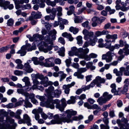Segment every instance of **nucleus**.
<instances>
[{
    "mask_svg": "<svg viewBox=\"0 0 129 129\" xmlns=\"http://www.w3.org/2000/svg\"><path fill=\"white\" fill-rule=\"evenodd\" d=\"M78 97L77 98H79V99L83 100L84 99L86 98V95L84 94H82L80 96H77Z\"/></svg>",
    "mask_w": 129,
    "mask_h": 129,
    "instance_id": "obj_57",
    "label": "nucleus"
},
{
    "mask_svg": "<svg viewBox=\"0 0 129 129\" xmlns=\"http://www.w3.org/2000/svg\"><path fill=\"white\" fill-rule=\"evenodd\" d=\"M43 109L41 107H39L37 109H34L32 111V113L35 114H39V113H41Z\"/></svg>",
    "mask_w": 129,
    "mask_h": 129,
    "instance_id": "obj_25",
    "label": "nucleus"
},
{
    "mask_svg": "<svg viewBox=\"0 0 129 129\" xmlns=\"http://www.w3.org/2000/svg\"><path fill=\"white\" fill-rule=\"evenodd\" d=\"M46 4L48 5L51 6L52 7H54L56 5L55 2L51 1H48Z\"/></svg>",
    "mask_w": 129,
    "mask_h": 129,
    "instance_id": "obj_49",
    "label": "nucleus"
},
{
    "mask_svg": "<svg viewBox=\"0 0 129 129\" xmlns=\"http://www.w3.org/2000/svg\"><path fill=\"white\" fill-rule=\"evenodd\" d=\"M97 102L98 103L99 105H102L106 103L107 101L104 98H103L101 97L98 99Z\"/></svg>",
    "mask_w": 129,
    "mask_h": 129,
    "instance_id": "obj_23",
    "label": "nucleus"
},
{
    "mask_svg": "<svg viewBox=\"0 0 129 129\" xmlns=\"http://www.w3.org/2000/svg\"><path fill=\"white\" fill-rule=\"evenodd\" d=\"M105 41L106 42V43L105 44H104V45H105L104 47L107 48H109L111 46V41H108L106 40H105Z\"/></svg>",
    "mask_w": 129,
    "mask_h": 129,
    "instance_id": "obj_45",
    "label": "nucleus"
},
{
    "mask_svg": "<svg viewBox=\"0 0 129 129\" xmlns=\"http://www.w3.org/2000/svg\"><path fill=\"white\" fill-rule=\"evenodd\" d=\"M111 87L112 88L111 92L112 93H114L116 95L118 94V91L116 90V86L115 84H112L111 86Z\"/></svg>",
    "mask_w": 129,
    "mask_h": 129,
    "instance_id": "obj_28",
    "label": "nucleus"
},
{
    "mask_svg": "<svg viewBox=\"0 0 129 129\" xmlns=\"http://www.w3.org/2000/svg\"><path fill=\"white\" fill-rule=\"evenodd\" d=\"M89 52L87 53L86 52H82L79 58L84 59L86 61H89L91 60V58L89 56V55H86L85 54L88 53Z\"/></svg>",
    "mask_w": 129,
    "mask_h": 129,
    "instance_id": "obj_15",
    "label": "nucleus"
},
{
    "mask_svg": "<svg viewBox=\"0 0 129 129\" xmlns=\"http://www.w3.org/2000/svg\"><path fill=\"white\" fill-rule=\"evenodd\" d=\"M61 105L60 104V101L58 99L51 100V102L46 104V107L51 109H53L55 107L54 104H56L55 107L56 108L58 109L61 112L63 111L67 105L66 101L65 99L63 98L61 100Z\"/></svg>",
    "mask_w": 129,
    "mask_h": 129,
    "instance_id": "obj_2",
    "label": "nucleus"
},
{
    "mask_svg": "<svg viewBox=\"0 0 129 129\" xmlns=\"http://www.w3.org/2000/svg\"><path fill=\"white\" fill-rule=\"evenodd\" d=\"M92 75H88L85 77L86 81L87 82H89L92 80Z\"/></svg>",
    "mask_w": 129,
    "mask_h": 129,
    "instance_id": "obj_54",
    "label": "nucleus"
},
{
    "mask_svg": "<svg viewBox=\"0 0 129 129\" xmlns=\"http://www.w3.org/2000/svg\"><path fill=\"white\" fill-rule=\"evenodd\" d=\"M104 40L102 39H99L98 41V46L100 48H103L104 47L105 45L103 43Z\"/></svg>",
    "mask_w": 129,
    "mask_h": 129,
    "instance_id": "obj_39",
    "label": "nucleus"
},
{
    "mask_svg": "<svg viewBox=\"0 0 129 129\" xmlns=\"http://www.w3.org/2000/svg\"><path fill=\"white\" fill-rule=\"evenodd\" d=\"M6 122H9L11 123H14L13 125L10 126L9 124H6L0 123V129H15L17 126L16 123H14V120L10 118L9 117H7L6 119Z\"/></svg>",
    "mask_w": 129,
    "mask_h": 129,
    "instance_id": "obj_5",
    "label": "nucleus"
},
{
    "mask_svg": "<svg viewBox=\"0 0 129 129\" xmlns=\"http://www.w3.org/2000/svg\"><path fill=\"white\" fill-rule=\"evenodd\" d=\"M87 12L88 13H91L94 15H96L97 14V12L92 9L88 10H87Z\"/></svg>",
    "mask_w": 129,
    "mask_h": 129,
    "instance_id": "obj_53",
    "label": "nucleus"
},
{
    "mask_svg": "<svg viewBox=\"0 0 129 129\" xmlns=\"http://www.w3.org/2000/svg\"><path fill=\"white\" fill-rule=\"evenodd\" d=\"M54 60V59L53 57L46 59H45V63L42 62L41 63V66H43L47 67H50L54 66L55 64L53 62Z\"/></svg>",
    "mask_w": 129,
    "mask_h": 129,
    "instance_id": "obj_9",
    "label": "nucleus"
},
{
    "mask_svg": "<svg viewBox=\"0 0 129 129\" xmlns=\"http://www.w3.org/2000/svg\"><path fill=\"white\" fill-rule=\"evenodd\" d=\"M115 54L114 52L109 51L106 54H103L102 55V59L105 60L107 63H109L111 61L113 58L112 57L115 55Z\"/></svg>",
    "mask_w": 129,
    "mask_h": 129,
    "instance_id": "obj_8",
    "label": "nucleus"
},
{
    "mask_svg": "<svg viewBox=\"0 0 129 129\" xmlns=\"http://www.w3.org/2000/svg\"><path fill=\"white\" fill-rule=\"evenodd\" d=\"M108 33L107 31L103 30L102 31H97L96 32L95 35L96 37H99L101 36L108 34Z\"/></svg>",
    "mask_w": 129,
    "mask_h": 129,
    "instance_id": "obj_20",
    "label": "nucleus"
},
{
    "mask_svg": "<svg viewBox=\"0 0 129 129\" xmlns=\"http://www.w3.org/2000/svg\"><path fill=\"white\" fill-rule=\"evenodd\" d=\"M71 50L75 53V55L77 56L79 58L82 52H89V49L87 48L83 49L82 48L77 49L75 47L71 48Z\"/></svg>",
    "mask_w": 129,
    "mask_h": 129,
    "instance_id": "obj_7",
    "label": "nucleus"
},
{
    "mask_svg": "<svg viewBox=\"0 0 129 129\" xmlns=\"http://www.w3.org/2000/svg\"><path fill=\"white\" fill-rule=\"evenodd\" d=\"M14 21L12 18H10L8 19L7 22V24L8 26H12L13 24Z\"/></svg>",
    "mask_w": 129,
    "mask_h": 129,
    "instance_id": "obj_46",
    "label": "nucleus"
},
{
    "mask_svg": "<svg viewBox=\"0 0 129 129\" xmlns=\"http://www.w3.org/2000/svg\"><path fill=\"white\" fill-rule=\"evenodd\" d=\"M22 80L23 82L25 83L26 85L31 86V84H30L29 81V78L28 77H24Z\"/></svg>",
    "mask_w": 129,
    "mask_h": 129,
    "instance_id": "obj_26",
    "label": "nucleus"
},
{
    "mask_svg": "<svg viewBox=\"0 0 129 129\" xmlns=\"http://www.w3.org/2000/svg\"><path fill=\"white\" fill-rule=\"evenodd\" d=\"M94 81H95L97 87H100L101 86V84L104 83L105 82V80L104 78H102L101 77L97 76L94 80Z\"/></svg>",
    "mask_w": 129,
    "mask_h": 129,
    "instance_id": "obj_11",
    "label": "nucleus"
},
{
    "mask_svg": "<svg viewBox=\"0 0 129 129\" xmlns=\"http://www.w3.org/2000/svg\"><path fill=\"white\" fill-rule=\"evenodd\" d=\"M22 63H21L20 64H17V67H16V68L17 69L21 70L24 67V66Z\"/></svg>",
    "mask_w": 129,
    "mask_h": 129,
    "instance_id": "obj_58",
    "label": "nucleus"
},
{
    "mask_svg": "<svg viewBox=\"0 0 129 129\" xmlns=\"http://www.w3.org/2000/svg\"><path fill=\"white\" fill-rule=\"evenodd\" d=\"M87 69L86 68H81L78 69V71L79 72L82 73L86 72Z\"/></svg>",
    "mask_w": 129,
    "mask_h": 129,
    "instance_id": "obj_62",
    "label": "nucleus"
},
{
    "mask_svg": "<svg viewBox=\"0 0 129 129\" xmlns=\"http://www.w3.org/2000/svg\"><path fill=\"white\" fill-rule=\"evenodd\" d=\"M10 46L8 45L5 47H3L0 49V52H2L7 50L10 48Z\"/></svg>",
    "mask_w": 129,
    "mask_h": 129,
    "instance_id": "obj_48",
    "label": "nucleus"
},
{
    "mask_svg": "<svg viewBox=\"0 0 129 129\" xmlns=\"http://www.w3.org/2000/svg\"><path fill=\"white\" fill-rule=\"evenodd\" d=\"M56 9L58 12L57 13V17L61 16L62 15V8L60 7H58L56 8Z\"/></svg>",
    "mask_w": 129,
    "mask_h": 129,
    "instance_id": "obj_35",
    "label": "nucleus"
},
{
    "mask_svg": "<svg viewBox=\"0 0 129 129\" xmlns=\"http://www.w3.org/2000/svg\"><path fill=\"white\" fill-rule=\"evenodd\" d=\"M45 41V42H42V45L39 46V49L40 51L46 53L52 50L53 44L52 41L50 40L48 35L46 36Z\"/></svg>",
    "mask_w": 129,
    "mask_h": 129,
    "instance_id": "obj_3",
    "label": "nucleus"
},
{
    "mask_svg": "<svg viewBox=\"0 0 129 129\" xmlns=\"http://www.w3.org/2000/svg\"><path fill=\"white\" fill-rule=\"evenodd\" d=\"M10 3L9 1H6L4 2L2 0H0V6L3 7L4 10L7 9V5Z\"/></svg>",
    "mask_w": 129,
    "mask_h": 129,
    "instance_id": "obj_17",
    "label": "nucleus"
},
{
    "mask_svg": "<svg viewBox=\"0 0 129 129\" xmlns=\"http://www.w3.org/2000/svg\"><path fill=\"white\" fill-rule=\"evenodd\" d=\"M17 3L22 4L24 3L27 4L29 2V0H16Z\"/></svg>",
    "mask_w": 129,
    "mask_h": 129,
    "instance_id": "obj_43",
    "label": "nucleus"
},
{
    "mask_svg": "<svg viewBox=\"0 0 129 129\" xmlns=\"http://www.w3.org/2000/svg\"><path fill=\"white\" fill-rule=\"evenodd\" d=\"M74 21L75 23H80L82 22L83 21V19L82 17H75V18H74Z\"/></svg>",
    "mask_w": 129,
    "mask_h": 129,
    "instance_id": "obj_37",
    "label": "nucleus"
},
{
    "mask_svg": "<svg viewBox=\"0 0 129 129\" xmlns=\"http://www.w3.org/2000/svg\"><path fill=\"white\" fill-rule=\"evenodd\" d=\"M41 114L42 117L45 120L48 117L47 115L42 111L41 113Z\"/></svg>",
    "mask_w": 129,
    "mask_h": 129,
    "instance_id": "obj_59",
    "label": "nucleus"
},
{
    "mask_svg": "<svg viewBox=\"0 0 129 129\" xmlns=\"http://www.w3.org/2000/svg\"><path fill=\"white\" fill-rule=\"evenodd\" d=\"M22 6L23 7V8H22V10H23L26 9H30L31 7L30 5L29 4H26L25 5H23Z\"/></svg>",
    "mask_w": 129,
    "mask_h": 129,
    "instance_id": "obj_50",
    "label": "nucleus"
},
{
    "mask_svg": "<svg viewBox=\"0 0 129 129\" xmlns=\"http://www.w3.org/2000/svg\"><path fill=\"white\" fill-rule=\"evenodd\" d=\"M75 84V83L74 82H73L70 84L63 85L62 88L64 90L65 93L66 94H68L69 93L70 90V88L73 86Z\"/></svg>",
    "mask_w": 129,
    "mask_h": 129,
    "instance_id": "obj_12",
    "label": "nucleus"
},
{
    "mask_svg": "<svg viewBox=\"0 0 129 129\" xmlns=\"http://www.w3.org/2000/svg\"><path fill=\"white\" fill-rule=\"evenodd\" d=\"M86 9V7H83L81 8L78 10L77 14L78 15L81 14Z\"/></svg>",
    "mask_w": 129,
    "mask_h": 129,
    "instance_id": "obj_52",
    "label": "nucleus"
},
{
    "mask_svg": "<svg viewBox=\"0 0 129 129\" xmlns=\"http://www.w3.org/2000/svg\"><path fill=\"white\" fill-rule=\"evenodd\" d=\"M0 112L1 114H3L5 116H7L8 115V112H6L4 109H2L1 110Z\"/></svg>",
    "mask_w": 129,
    "mask_h": 129,
    "instance_id": "obj_51",
    "label": "nucleus"
},
{
    "mask_svg": "<svg viewBox=\"0 0 129 129\" xmlns=\"http://www.w3.org/2000/svg\"><path fill=\"white\" fill-rule=\"evenodd\" d=\"M77 96H71L70 97V99L67 101V103L68 104H74L76 100L77 99Z\"/></svg>",
    "mask_w": 129,
    "mask_h": 129,
    "instance_id": "obj_19",
    "label": "nucleus"
},
{
    "mask_svg": "<svg viewBox=\"0 0 129 129\" xmlns=\"http://www.w3.org/2000/svg\"><path fill=\"white\" fill-rule=\"evenodd\" d=\"M62 36L63 37L68 38L70 41H72L73 40V38L70 34H68L67 33L65 32L62 34Z\"/></svg>",
    "mask_w": 129,
    "mask_h": 129,
    "instance_id": "obj_24",
    "label": "nucleus"
},
{
    "mask_svg": "<svg viewBox=\"0 0 129 129\" xmlns=\"http://www.w3.org/2000/svg\"><path fill=\"white\" fill-rule=\"evenodd\" d=\"M89 23L88 21H86L82 24V25L83 27L86 28L88 29H89L90 28L89 25Z\"/></svg>",
    "mask_w": 129,
    "mask_h": 129,
    "instance_id": "obj_42",
    "label": "nucleus"
},
{
    "mask_svg": "<svg viewBox=\"0 0 129 129\" xmlns=\"http://www.w3.org/2000/svg\"><path fill=\"white\" fill-rule=\"evenodd\" d=\"M41 84L43 85L45 87H47L49 85H52L53 83L51 81H45L44 80L41 81L40 82Z\"/></svg>",
    "mask_w": 129,
    "mask_h": 129,
    "instance_id": "obj_18",
    "label": "nucleus"
},
{
    "mask_svg": "<svg viewBox=\"0 0 129 129\" xmlns=\"http://www.w3.org/2000/svg\"><path fill=\"white\" fill-rule=\"evenodd\" d=\"M54 92L55 93L54 97L56 96L57 98L58 97L61 93V90H59L57 89L54 90Z\"/></svg>",
    "mask_w": 129,
    "mask_h": 129,
    "instance_id": "obj_44",
    "label": "nucleus"
},
{
    "mask_svg": "<svg viewBox=\"0 0 129 129\" xmlns=\"http://www.w3.org/2000/svg\"><path fill=\"white\" fill-rule=\"evenodd\" d=\"M23 119L24 122L25 123H26L27 125L28 126L31 125V120L30 117L27 114H25L23 116Z\"/></svg>",
    "mask_w": 129,
    "mask_h": 129,
    "instance_id": "obj_13",
    "label": "nucleus"
},
{
    "mask_svg": "<svg viewBox=\"0 0 129 129\" xmlns=\"http://www.w3.org/2000/svg\"><path fill=\"white\" fill-rule=\"evenodd\" d=\"M32 60L34 62V64L35 65H38L39 64L41 65V63H42V62L39 61L38 60V58L37 57H34L32 58Z\"/></svg>",
    "mask_w": 129,
    "mask_h": 129,
    "instance_id": "obj_34",
    "label": "nucleus"
},
{
    "mask_svg": "<svg viewBox=\"0 0 129 129\" xmlns=\"http://www.w3.org/2000/svg\"><path fill=\"white\" fill-rule=\"evenodd\" d=\"M103 96L107 101L112 98V96L110 94H109L107 92H105L103 93Z\"/></svg>",
    "mask_w": 129,
    "mask_h": 129,
    "instance_id": "obj_22",
    "label": "nucleus"
},
{
    "mask_svg": "<svg viewBox=\"0 0 129 129\" xmlns=\"http://www.w3.org/2000/svg\"><path fill=\"white\" fill-rule=\"evenodd\" d=\"M105 10L109 12L110 15L113 14L116 11L114 9H111L109 6L106 7L105 8Z\"/></svg>",
    "mask_w": 129,
    "mask_h": 129,
    "instance_id": "obj_27",
    "label": "nucleus"
},
{
    "mask_svg": "<svg viewBox=\"0 0 129 129\" xmlns=\"http://www.w3.org/2000/svg\"><path fill=\"white\" fill-rule=\"evenodd\" d=\"M100 127L101 129H109V127L108 125H107L105 126L103 124H101L100 125Z\"/></svg>",
    "mask_w": 129,
    "mask_h": 129,
    "instance_id": "obj_61",
    "label": "nucleus"
},
{
    "mask_svg": "<svg viewBox=\"0 0 129 129\" xmlns=\"http://www.w3.org/2000/svg\"><path fill=\"white\" fill-rule=\"evenodd\" d=\"M36 97L37 99L40 100L42 102H41L40 105L41 106H43L44 104L43 103V101L45 100V98L43 96H41L39 95H37L36 96Z\"/></svg>",
    "mask_w": 129,
    "mask_h": 129,
    "instance_id": "obj_30",
    "label": "nucleus"
},
{
    "mask_svg": "<svg viewBox=\"0 0 129 129\" xmlns=\"http://www.w3.org/2000/svg\"><path fill=\"white\" fill-rule=\"evenodd\" d=\"M65 48L63 47H61L60 49L58 51V54L60 56L63 57L64 56Z\"/></svg>",
    "mask_w": 129,
    "mask_h": 129,
    "instance_id": "obj_29",
    "label": "nucleus"
},
{
    "mask_svg": "<svg viewBox=\"0 0 129 129\" xmlns=\"http://www.w3.org/2000/svg\"><path fill=\"white\" fill-rule=\"evenodd\" d=\"M14 3L15 5V8L16 9H18L20 8H23V7L22 6L23 5H20V4H18L17 3L16 1H14Z\"/></svg>",
    "mask_w": 129,
    "mask_h": 129,
    "instance_id": "obj_56",
    "label": "nucleus"
},
{
    "mask_svg": "<svg viewBox=\"0 0 129 129\" xmlns=\"http://www.w3.org/2000/svg\"><path fill=\"white\" fill-rule=\"evenodd\" d=\"M24 104L25 105H24V106L26 108L27 107L30 108L32 107L33 106L28 101L27 98H26L25 99Z\"/></svg>",
    "mask_w": 129,
    "mask_h": 129,
    "instance_id": "obj_31",
    "label": "nucleus"
},
{
    "mask_svg": "<svg viewBox=\"0 0 129 129\" xmlns=\"http://www.w3.org/2000/svg\"><path fill=\"white\" fill-rule=\"evenodd\" d=\"M74 75L75 76H77L78 79H83L84 78V76L83 75L77 72H75Z\"/></svg>",
    "mask_w": 129,
    "mask_h": 129,
    "instance_id": "obj_40",
    "label": "nucleus"
},
{
    "mask_svg": "<svg viewBox=\"0 0 129 129\" xmlns=\"http://www.w3.org/2000/svg\"><path fill=\"white\" fill-rule=\"evenodd\" d=\"M24 66L27 72L31 73L33 71V69L31 68L30 65L28 63H25Z\"/></svg>",
    "mask_w": 129,
    "mask_h": 129,
    "instance_id": "obj_21",
    "label": "nucleus"
},
{
    "mask_svg": "<svg viewBox=\"0 0 129 129\" xmlns=\"http://www.w3.org/2000/svg\"><path fill=\"white\" fill-rule=\"evenodd\" d=\"M125 70V68L123 67H122L120 68V71H118L116 75L117 76H121L122 75L123 72Z\"/></svg>",
    "mask_w": 129,
    "mask_h": 129,
    "instance_id": "obj_38",
    "label": "nucleus"
},
{
    "mask_svg": "<svg viewBox=\"0 0 129 129\" xmlns=\"http://www.w3.org/2000/svg\"><path fill=\"white\" fill-rule=\"evenodd\" d=\"M124 85L128 86L129 85V79H125L124 82Z\"/></svg>",
    "mask_w": 129,
    "mask_h": 129,
    "instance_id": "obj_64",
    "label": "nucleus"
},
{
    "mask_svg": "<svg viewBox=\"0 0 129 129\" xmlns=\"http://www.w3.org/2000/svg\"><path fill=\"white\" fill-rule=\"evenodd\" d=\"M76 39L77 44L79 45H81L83 43L82 37L81 36H79L77 37Z\"/></svg>",
    "mask_w": 129,
    "mask_h": 129,
    "instance_id": "obj_41",
    "label": "nucleus"
},
{
    "mask_svg": "<svg viewBox=\"0 0 129 129\" xmlns=\"http://www.w3.org/2000/svg\"><path fill=\"white\" fill-rule=\"evenodd\" d=\"M82 33L84 35V38L86 40L90 41L93 38L94 33L93 32H89L88 30L85 29L83 30Z\"/></svg>",
    "mask_w": 129,
    "mask_h": 129,
    "instance_id": "obj_10",
    "label": "nucleus"
},
{
    "mask_svg": "<svg viewBox=\"0 0 129 129\" xmlns=\"http://www.w3.org/2000/svg\"><path fill=\"white\" fill-rule=\"evenodd\" d=\"M69 31L72 32L73 34H75L77 33L78 31V28L74 27L72 26L70 27L69 28Z\"/></svg>",
    "mask_w": 129,
    "mask_h": 129,
    "instance_id": "obj_36",
    "label": "nucleus"
},
{
    "mask_svg": "<svg viewBox=\"0 0 129 129\" xmlns=\"http://www.w3.org/2000/svg\"><path fill=\"white\" fill-rule=\"evenodd\" d=\"M65 62L66 66L68 67H69L70 66V64L71 63V59H67L65 60Z\"/></svg>",
    "mask_w": 129,
    "mask_h": 129,
    "instance_id": "obj_55",
    "label": "nucleus"
},
{
    "mask_svg": "<svg viewBox=\"0 0 129 129\" xmlns=\"http://www.w3.org/2000/svg\"><path fill=\"white\" fill-rule=\"evenodd\" d=\"M45 91L46 93V95L48 99H50L49 101H48L45 104L46 106V104L51 102V101L52 100V99L54 97V88L53 86H50L48 88L45 89Z\"/></svg>",
    "mask_w": 129,
    "mask_h": 129,
    "instance_id": "obj_6",
    "label": "nucleus"
},
{
    "mask_svg": "<svg viewBox=\"0 0 129 129\" xmlns=\"http://www.w3.org/2000/svg\"><path fill=\"white\" fill-rule=\"evenodd\" d=\"M77 113L76 111L72 109L67 110L63 113L55 115L53 117L54 119L52 120L49 122H46V124L50 125L56 124H62V122L72 123L73 120H79L78 117L76 116L73 117L72 119H71L72 116L76 115Z\"/></svg>",
    "mask_w": 129,
    "mask_h": 129,
    "instance_id": "obj_1",
    "label": "nucleus"
},
{
    "mask_svg": "<svg viewBox=\"0 0 129 129\" xmlns=\"http://www.w3.org/2000/svg\"><path fill=\"white\" fill-rule=\"evenodd\" d=\"M33 18L34 19H38L40 18L42 14L41 12L38 11L37 13H36L34 11H33L31 13Z\"/></svg>",
    "mask_w": 129,
    "mask_h": 129,
    "instance_id": "obj_16",
    "label": "nucleus"
},
{
    "mask_svg": "<svg viewBox=\"0 0 129 129\" xmlns=\"http://www.w3.org/2000/svg\"><path fill=\"white\" fill-rule=\"evenodd\" d=\"M97 5H98L96 7V8L98 10L101 11L103 10L104 9V6L102 5H100V4Z\"/></svg>",
    "mask_w": 129,
    "mask_h": 129,
    "instance_id": "obj_63",
    "label": "nucleus"
},
{
    "mask_svg": "<svg viewBox=\"0 0 129 129\" xmlns=\"http://www.w3.org/2000/svg\"><path fill=\"white\" fill-rule=\"evenodd\" d=\"M58 20L60 23L66 24L68 23V21L67 20L65 19H63L60 17H58Z\"/></svg>",
    "mask_w": 129,
    "mask_h": 129,
    "instance_id": "obj_32",
    "label": "nucleus"
},
{
    "mask_svg": "<svg viewBox=\"0 0 129 129\" xmlns=\"http://www.w3.org/2000/svg\"><path fill=\"white\" fill-rule=\"evenodd\" d=\"M93 62H89L86 64V68L88 69L93 65Z\"/></svg>",
    "mask_w": 129,
    "mask_h": 129,
    "instance_id": "obj_60",
    "label": "nucleus"
},
{
    "mask_svg": "<svg viewBox=\"0 0 129 129\" xmlns=\"http://www.w3.org/2000/svg\"><path fill=\"white\" fill-rule=\"evenodd\" d=\"M59 75H60V81H61L62 80L64 79L67 76V74L64 73L63 71H60L58 72Z\"/></svg>",
    "mask_w": 129,
    "mask_h": 129,
    "instance_id": "obj_33",
    "label": "nucleus"
},
{
    "mask_svg": "<svg viewBox=\"0 0 129 129\" xmlns=\"http://www.w3.org/2000/svg\"><path fill=\"white\" fill-rule=\"evenodd\" d=\"M14 74L15 75L18 76H21L23 74V72L21 71L16 70L14 71Z\"/></svg>",
    "mask_w": 129,
    "mask_h": 129,
    "instance_id": "obj_47",
    "label": "nucleus"
},
{
    "mask_svg": "<svg viewBox=\"0 0 129 129\" xmlns=\"http://www.w3.org/2000/svg\"><path fill=\"white\" fill-rule=\"evenodd\" d=\"M37 38H39L40 40H43V38L42 35L36 34L34 35L33 37H30L29 38V39L30 41L32 42L37 39Z\"/></svg>",
    "mask_w": 129,
    "mask_h": 129,
    "instance_id": "obj_14",
    "label": "nucleus"
},
{
    "mask_svg": "<svg viewBox=\"0 0 129 129\" xmlns=\"http://www.w3.org/2000/svg\"><path fill=\"white\" fill-rule=\"evenodd\" d=\"M27 40L25 41V45L23 46L21 48V49L16 52L17 53L20 54L21 56H23L25 55L26 53V50H27L29 51L35 49L36 47L35 46H32L31 48H29L30 45V44L27 43Z\"/></svg>",
    "mask_w": 129,
    "mask_h": 129,
    "instance_id": "obj_4",
    "label": "nucleus"
}]
</instances>
